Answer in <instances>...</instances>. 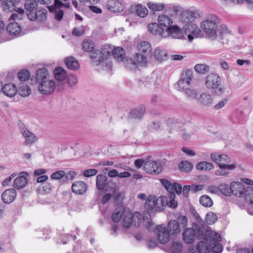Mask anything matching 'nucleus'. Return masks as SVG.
<instances>
[{
    "instance_id": "obj_1",
    "label": "nucleus",
    "mask_w": 253,
    "mask_h": 253,
    "mask_svg": "<svg viewBox=\"0 0 253 253\" xmlns=\"http://www.w3.org/2000/svg\"><path fill=\"white\" fill-rule=\"evenodd\" d=\"M220 22V18L214 14H208L205 19L201 23V28L205 32L206 37L211 40H215L217 38L218 33L221 40L225 39V43H227V37L229 34L226 26L222 25L220 27L218 25Z\"/></svg>"
},
{
    "instance_id": "obj_2",
    "label": "nucleus",
    "mask_w": 253,
    "mask_h": 253,
    "mask_svg": "<svg viewBox=\"0 0 253 253\" xmlns=\"http://www.w3.org/2000/svg\"><path fill=\"white\" fill-rule=\"evenodd\" d=\"M203 240L199 242L196 247H192L188 253H221L222 247L219 243L221 240L220 234L211 230L206 229Z\"/></svg>"
},
{
    "instance_id": "obj_3",
    "label": "nucleus",
    "mask_w": 253,
    "mask_h": 253,
    "mask_svg": "<svg viewBox=\"0 0 253 253\" xmlns=\"http://www.w3.org/2000/svg\"><path fill=\"white\" fill-rule=\"evenodd\" d=\"M158 22L163 29L168 37L171 39H182L184 33L182 29L176 25H173L171 17L166 14H161L158 17Z\"/></svg>"
},
{
    "instance_id": "obj_4",
    "label": "nucleus",
    "mask_w": 253,
    "mask_h": 253,
    "mask_svg": "<svg viewBox=\"0 0 253 253\" xmlns=\"http://www.w3.org/2000/svg\"><path fill=\"white\" fill-rule=\"evenodd\" d=\"M36 79L39 83L38 90L44 95L52 93L55 88V82L49 78L48 71L43 68L39 69L36 72Z\"/></svg>"
},
{
    "instance_id": "obj_5",
    "label": "nucleus",
    "mask_w": 253,
    "mask_h": 253,
    "mask_svg": "<svg viewBox=\"0 0 253 253\" xmlns=\"http://www.w3.org/2000/svg\"><path fill=\"white\" fill-rule=\"evenodd\" d=\"M221 79L216 73H210L205 79V85L210 89H216L215 92L218 95L221 94L224 88L220 85Z\"/></svg>"
},
{
    "instance_id": "obj_6",
    "label": "nucleus",
    "mask_w": 253,
    "mask_h": 253,
    "mask_svg": "<svg viewBox=\"0 0 253 253\" xmlns=\"http://www.w3.org/2000/svg\"><path fill=\"white\" fill-rule=\"evenodd\" d=\"M196 231L192 228H186L182 233V239L187 244H193L197 239H200L204 236V231L200 227H196Z\"/></svg>"
},
{
    "instance_id": "obj_7",
    "label": "nucleus",
    "mask_w": 253,
    "mask_h": 253,
    "mask_svg": "<svg viewBox=\"0 0 253 253\" xmlns=\"http://www.w3.org/2000/svg\"><path fill=\"white\" fill-rule=\"evenodd\" d=\"M91 62L93 66H98L101 65L103 67H105L107 70H109L112 67V62L111 60L104 57V55L100 50H95L91 53L90 55Z\"/></svg>"
},
{
    "instance_id": "obj_8",
    "label": "nucleus",
    "mask_w": 253,
    "mask_h": 253,
    "mask_svg": "<svg viewBox=\"0 0 253 253\" xmlns=\"http://www.w3.org/2000/svg\"><path fill=\"white\" fill-rule=\"evenodd\" d=\"M163 164V162L161 160H148L145 162L143 168L147 173L157 174L162 172Z\"/></svg>"
},
{
    "instance_id": "obj_9",
    "label": "nucleus",
    "mask_w": 253,
    "mask_h": 253,
    "mask_svg": "<svg viewBox=\"0 0 253 253\" xmlns=\"http://www.w3.org/2000/svg\"><path fill=\"white\" fill-rule=\"evenodd\" d=\"M193 79L192 71L190 70L184 71L180 80L177 82L178 89L184 90L188 88Z\"/></svg>"
},
{
    "instance_id": "obj_10",
    "label": "nucleus",
    "mask_w": 253,
    "mask_h": 253,
    "mask_svg": "<svg viewBox=\"0 0 253 253\" xmlns=\"http://www.w3.org/2000/svg\"><path fill=\"white\" fill-rule=\"evenodd\" d=\"M142 54L139 52V53H136L134 56L133 60L131 59L127 60L126 64L127 68L132 69L136 68L137 65L141 66H146L147 63V56L148 55H142Z\"/></svg>"
},
{
    "instance_id": "obj_11",
    "label": "nucleus",
    "mask_w": 253,
    "mask_h": 253,
    "mask_svg": "<svg viewBox=\"0 0 253 253\" xmlns=\"http://www.w3.org/2000/svg\"><path fill=\"white\" fill-rule=\"evenodd\" d=\"M156 231L158 240L161 244H166L169 241L170 233L165 225L157 226Z\"/></svg>"
},
{
    "instance_id": "obj_12",
    "label": "nucleus",
    "mask_w": 253,
    "mask_h": 253,
    "mask_svg": "<svg viewBox=\"0 0 253 253\" xmlns=\"http://www.w3.org/2000/svg\"><path fill=\"white\" fill-rule=\"evenodd\" d=\"M210 157L215 163L218 164V166H220V165H224L225 167L230 166L229 163L230 162V159L226 154L213 152L211 154Z\"/></svg>"
},
{
    "instance_id": "obj_13",
    "label": "nucleus",
    "mask_w": 253,
    "mask_h": 253,
    "mask_svg": "<svg viewBox=\"0 0 253 253\" xmlns=\"http://www.w3.org/2000/svg\"><path fill=\"white\" fill-rule=\"evenodd\" d=\"M201 15L199 10L183 13L181 15V20L185 24V25H189L196 19L200 18Z\"/></svg>"
},
{
    "instance_id": "obj_14",
    "label": "nucleus",
    "mask_w": 253,
    "mask_h": 253,
    "mask_svg": "<svg viewBox=\"0 0 253 253\" xmlns=\"http://www.w3.org/2000/svg\"><path fill=\"white\" fill-rule=\"evenodd\" d=\"M147 28L149 32L153 35L165 39L169 38L168 35H166V33L164 32L163 29L158 23H151L148 25Z\"/></svg>"
},
{
    "instance_id": "obj_15",
    "label": "nucleus",
    "mask_w": 253,
    "mask_h": 253,
    "mask_svg": "<svg viewBox=\"0 0 253 253\" xmlns=\"http://www.w3.org/2000/svg\"><path fill=\"white\" fill-rule=\"evenodd\" d=\"M2 201L6 204H9L13 202L17 196L16 190L13 188L5 190L1 194Z\"/></svg>"
},
{
    "instance_id": "obj_16",
    "label": "nucleus",
    "mask_w": 253,
    "mask_h": 253,
    "mask_svg": "<svg viewBox=\"0 0 253 253\" xmlns=\"http://www.w3.org/2000/svg\"><path fill=\"white\" fill-rule=\"evenodd\" d=\"M197 101L201 106L206 107H210L213 104V98L208 92L201 93L198 98Z\"/></svg>"
},
{
    "instance_id": "obj_17",
    "label": "nucleus",
    "mask_w": 253,
    "mask_h": 253,
    "mask_svg": "<svg viewBox=\"0 0 253 253\" xmlns=\"http://www.w3.org/2000/svg\"><path fill=\"white\" fill-rule=\"evenodd\" d=\"M232 193L239 197H243L245 193L247 186L240 182H232L231 183Z\"/></svg>"
},
{
    "instance_id": "obj_18",
    "label": "nucleus",
    "mask_w": 253,
    "mask_h": 253,
    "mask_svg": "<svg viewBox=\"0 0 253 253\" xmlns=\"http://www.w3.org/2000/svg\"><path fill=\"white\" fill-rule=\"evenodd\" d=\"M243 197L250 203V207L248 208V212L251 215H253V187L247 186Z\"/></svg>"
},
{
    "instance_id": "obj_19",
    "label": "nucleus",
    "mask_w": 253,
    "mask_h": 253,
    "mask_svg": "<svg viewBox=\"0 0 253 253\" xmlns=\"http://www.w3.org/2000/svg\"><path fill=\"white\" fill-rule=\"evenodd\" d=\"M237 166L236 163L230 164V166L225 167L224 165L218 166L219 169L214 171V174L216 176H226L228 175L230 171L234 170Z\"/></svg>"
},
{
    "instance_id": "obj_20",
    "label": "nucleus",
    "mask_w": 253,
    "mask_h": 253,
    "mask_svg": "<svg viewBox=\"0 0 253 253\" xmlns=\"http://www.w3.org/2000/svg\"><path fill=\"white\" fill-rule=\"evenodd\" d=\"M107 8L111 11L119 12L124 9V5L119 0H109L106 4Z\"/></svg>"
},
{
    "instance_id": "obj_21",
    "label": "nucleus",
    "mask_w": 253,
    "mask_h": 253,
    "mask_svg": "<svg viewBox=\"0 0 253 253\" xmlns=\"http://www.w3.org/2000/svg\"><path fill=\"white\" fill-rule=\"evenodd\" d=\"M86 184L82 181L74 182L72 185V192L76 194L83 195L87 190Z\"/></svg>"
},
{
    "instance_id": "obj_22",
    "label": "nucleus",
    "mask_w": 253,
    "mask_h": 253,
    "mask_svg": "<svg viewBox=\"0 0 253 253\" xmlns=\"http://www.w3.org/2000/svg\"><path fill=\"white\" fill-rule=\"evenodd\" d=\"M27 173L22 172L20 175L15 178L13 181V186L15 188L20 189L24 188L27 183L26 175Z\"/></svg>"
},
{
    "instance_id": "obj_23",
    "label": "nucleus",
    "mask_w": 253,
    "mask_h": 253,
    "mask_svg": "<svg viewBox=\"0 0 253 253\" xmlns=\"http://www.w3.org/2000/svg\"><path fill=\"white\" fill-rule=\"evenodd\" d=\"M21 133L25 138V140L24 144L28 145L34 143L37 140L35 135L32 132L29 131L26 128H23L21 129Z\"/></svg>"
},
{
    "instance_id": "obj_24",
    "label": "nucleus",
    "mask_w": 253,
    "mask_h": 253,
    "mask_svg": "<svg viewBox=\"0 0 253 253\" xmlns=\"http://www.w3.org/2000/svg\"><path fill=\"white\" fill-rule=\"evenodd\" d=\"M138 51L146 55H149L152 50L151 45L146 41L140 42L137 46Z\"/></svg>"
},
{
    "instance_id": "obj_25",
    "label": "nucleus",
    "mask_w": 253,
    "mask_h": 253,
    "mask_svg": "<svg viewBox=\"0 0 253 253\" xmlns=\"http://www.w3.org/2000/svg\"><path fill=\"white\" fill-rule=\"evenodd\" d=\"M168 229L169 233L172 236L180 233L181 231L179 224L175 220H171L169 222Z\"/></svg>"
},
{
    "instance_id": "obj_26",
    "label": "nucleus",
    "mask_w": 253,
    "mask_h": 253,
    "mask_svg": "<svg viewBox=\"0 0 253 253\" xmlns=\"http://www.w3.org/2000/svg\"><path fill=\"white\" fill-rule=\"evenodd\" d=\"M2 91L5 95L11 97L16 94L17 89L13 84H7L2 87Z\"/></svg>"
},
{
    "instance_id": "obj_27",
    "label": "nucleus",
    "mask_w": 253,
    "mask_h": 253,
    "mask_svg": "<svg viewBox=\"0 0 253 253\" xmlns=\"http://www.w3.org/2000/svg\"><path fill=\"white\" fill-rule=\"evenodd\" d=\"M7 32L11 35H17L21 34V28L19 24L15 22H11L6 27Z\"/></svg>"
},
{
    "instance_id": "obj_28",
    "label": "nucleus",
    "mask_w": 253,
    "mask_h": 253,
    "mask_svg": "<svg viewBox=\"0 0 253 253\" xmlns=\"http://www.w3.org/2000/svg\"><path fill=\"white\" fill-rule=\"evenodd\" d=\"M65 63L69 69L72 70H76L80 67L78 61L72 56L66 58L65 59Z\"/></svg>"
},
{
    "instance_id": "obj_29",
    "label": "nucleus",
    "mask_w": 253,
    "mask_h": 253,
    "mask_svg": "<svg viewBox=\"0 0 253 253\" xmlns=\"http://www.w3.org/2000/svg\"><path fill=\"white\" fill-rule=\"evenodd\" d=\"M132 10L135 12L139 17L144 18L148 14V10L146 6L142 4H138L132 7Z\"/></svg>"
},
{
    "instance_id": "obj_30",
    "label": "nucleus",
    "mask_w": 253,
    "mask_h": 253,
    "mask_svg": "<svg viewBox=\"0 0 253 253\" xmlns=\"http://www.w3.org/2000/svg\"><path fill=\"white\" fill-rule=\"evenodd\" d=\"M17 91L19 94L23 97L29 96L31 93V89L30 87L24 83H21L19 84L18 90Z\"/></svg>"
},
{
    "instance_id": "obj_31",
    "label": "nucleus",
    "mask_w": 253,
    "mask_h": 253,
    "mask_svg": "<svg viewBox=\"0 0 253 253\" xmlns=\"http://www.w3.org/2000/svg\"><path fill=\"white\" fill-rule=\"evenodd\" d=\"M153 55L156 59L159 61H163L167 59V52L160 47L154 49Z\"/></svg>"
},
{
    "instance_id": "obj_32",
    "label": "nucleus",
    "mask_w": 253,
    "mask_h": 253,
    "mask_svg": "<svg viewBox=\"0 0 253 253\" xmlns=\"http://www.w3.org/2000/svg\"><path fill=\"white\" fill-rule=\"evenodd\" d=\"M155 203V197L149 196L146 199L144 204L145 209L148 211H156V207Z\"/></svg>"
},
{
    "instance_id": "obj_33",
    "label": "nucleus",
    "mask_w": 253,
    "mask_h": 253,
    "mask_svg": "<svg viewBox=\"0 0 253 253\" xmlns=\"http://www.w3.org/2000/svg\"><path fill=\"white\" fill-rule=\"evenodd\" d=\"M54 74L55 79L59 81H63L67 77L66 71L61 67H56L54 70Z\"/></svg>"
},
{
    "instance_id": "obj_34",
    "label": "nucleus",
    "mask_w": 253,
    "mask_h": 253,
    "mask_svg": "<svg viewBox=\"0 0 253 253\" xmlns=\"http://www.w3.org/2000/svg\"><path fill=\"white\" fill-rule=\"evenodd\" d=\"M145 112V108L144 106H139L131 110L130 112V117L132 118H141Z\"/></svg>"
},
{
    "instance_id": "obj_35",
    "label": "nucleus",
    "mask_w": 253,
    "mask_h": 253,
    "mask_svg": "<svg viewBox=\"0 0 253 253\" xmlns=\"http://www.w3.org/2000/svg\"><path fill=\"white\" fill-rule=\"evenodd\" d=\"M122 224L123 227L126 228H128L133 225L131 212L128 211H125L122 219Z\"/></svg>"
},
{
    "instance_id": "obj_36",
    "label": "nucleus",
    "mask_w": 253,
    "mask_h": 253,
    "mask_svg": "<svg viewBox=\"0 0 253 253\" xmlns=\"http://www.w3.org/2000/svg\"><path fill=\"white\" fill-rule=\"evenodd\" d=\"M112 55L118 61H122L125 58V51L120 47H115Z\"/></svg>"
},
{
    "instance_id": "obj_37",
    "label": "nucleus",
    "mask_w": 253,
    "mask_h": 253,
    "mask_svg": "<svg viewBox=\"0 0 253 253\" xmlns=\"http://www.w3.org/2000/svg\"><path fill=\"white\" fill-rule=\"evenodd\" d=\"M107 177L104 175L99 174L96 177V186L100 190H103L106 186Z\"/></svg>"
},
{
    "instance_id": "obj_38",
    "label": "nucleus",
    "mask_w": 253,
    "mask_h": 253,
    "mask_svg": "<svg viewBox=\"0 0 253 253\" xmlns=\"http://www.w3.org/2000/svg\"><path fill=\"white\" fill-rule=\"evenodd\" d=\"M18 3H14L12 0H5L2 2V7L4 10L9 11H12L16 10L18 6Z\"/></svg>"
},
{
    "instance_id": "obj_39",
    "label": "nucleus",
    "mask_w": 253,
    "mask_h": 253,
    "mask_svg": "<svg viewBox=\"0 0 253 253\" xmlns=\"http://www.w3.org/2000/svg\"><path fill=\"white\" fill-rule=\"evenodd\" d=\"M196 168L199 170H211L213 169V165L210 162L202 161L196 165Z\"/></svg>"
},
{
    "instance_id": "obj_40",
    "label": "nucleus",
    "mask_w": 253,
    "mask_h": 253,
    "mask_svg": "<svg viewBox=\"0 0 253 253\" xmlns=\"http://www.w3.org/2000/svg\"><path fill=\"white\" fill-rule=\"evenodd\" d=\"M115 47L111 44H105L103 45L101 48L100 51L102 53V54L104 55V57L107 58L109 60H110V56L113 52Z\"/></svg>"
},
{
    "instance_id": "obj_41",
    "label": "nucleus",
    "mask_w": 253,
    "mask_h": 253,
    "mask_svg": "<svg viewBox=\"0 0 253 253\" xmlns=\"http://www.w3.org/2000/svg\"><path fill=\"white\" fill-rule=\"evenodd\" d=\"M83 49L85 52H93L94 48V43L91 41L89 40H84L82 44Z\"/></svg>"
},
{
    "instance_id": "obj_42",
    "label": "nucleus",
    "mask_w": 253,
    "mask_h": 253,
    "mask_svg": "<svg viewBox=\"0 0 253 253\" xmlns=\"http://www.w3.org/2000/svg\"><path fill=\"white\" fill-rule=\"evenodd\" d=\"M200 203L204 207H211L213 205V201L211 198L206 195L201 196L199 200Z\"/></svg>"
},
{
    "instance_id": "obj_43",
    "label": "nucleus",
    "mask_w": 253,
    "mask_h": 253,
    "mask_svg": "<svg viewBox=\"0 0 253 253\" xmlns=\"http://www.w3.org/2000/svg\"><path fill=\"white\" fill-rule=\"evenodd\" d=\"M193 167L192 163L188 161H181L178 165L179 169L184 172H189L193 169Z\"/></svg>"
},
{
    "instance_id": "obj_44",
    "label": "nucleus",
    "mask_w": 253,
    "mask_h": 253,
    "mask_svg": "<svg viewBox=\"0 0 253 253\" xmlns=\"http://www.w3.org/2000/svg\"><path fill=\"white\" fill-rule=\"evenodd\" d=\"M125 211L121 208L116 209L112 214V221L114 222H118L122 218H123Z\"/></svg>"
},
{
    "instance_id": "obj_45",
    "label": "nucleus",
    "mask_w": 253,
    "mask_h": 253,
    "mask_svg": "<svg viewBox=\"0 0 253 253\" xmlns=\"http://www.w3.org/2000/svg\"><path fill=\"white\" fill-rule=\"evenodd\" d=\"M157 76L155 74H152L151 76L147 77L144 80H142L145 86H148L150 85L153 84L154 86L157 85Z\"/></svg>"
},
{
    "instance_id": "obj_46",
    "label": "nucleus",
    "mask_w": 253,
    "mask_h": 253,
    "mask_svg": "<svg viewBox=\"0 0 253 253\" xmlns=\"http://www.w3.org/2000/svg\"><path fill=\"white\" fill-rule=\"evenodd\" d=\"M147 6L149 9L153 11H161L165 7V5L163 3H156L154 2H149Z\"/></svg>"
},
{
    "instance_id": "obj_47",
    "label": "nucleus",
    "mask_w": 253,
    "mask_h": 253,
    "mask_svg": "<svg viewBox=\"0 0 253 253\" xmlns=\"http://www.w3.org/2000/svg\"><path fill=\"white\" fill-rule=\"evenodd\" d=\"M47 11L45 8H40L37 10L36 20L39 22H43L46 19Z\"/></svg>"
},
{
    "instance_id": "obj_48",
    "label": "nucleus",
    "mask_w": 253,
    "mask_h": 253,
    "mask_svg": "<svg viewBox=\"0 0 253 253\" xmlns=\"http://www.w3.org/2000/svg\"><path fill=\"white\" fill-rule=\"evenodd\" d=\"M17 13L12 14L10 17V20H21L24 17V10L20 7H17L16 10H14Z\"/></svg>"
},
{
    "instance_id": "obj_49",
    "label": "nucleus",
    "mask_w": 253,
    "mask_h": 253,
    "mask_svg": "<svg viewBox=\"0 0 253 253\" xmlns=\"http://www.w3.org/2000/svg\"><path fill=\"white\" fill-rule=\"evenodd\" d=\"M131 218L133 224L136 227L139 226L142 221V216L138 212H135L133 214L131 213Z\"/></svg>"
},
{
    "instance_id": "obj_50",
    "label": "nucleus",
    "mask_w": 253,
    "mask_h": 253,
    "mask_svg": "<svg viewBox=\"0 0 253 253\" xmlns=\"http://www.w3.org/2000/svg\"><path fill=\"white\" fill-rule=\"evenodd\" d=\"M217 220L216 214L212 212H209L207 213L205 217V221L208 224H213L216 222Z\"/></svg>"
},
{
    "instance_id": "obj_51",
    "label": "nucleus",
    "mask_w": 253,
    "mask_h": 253,
    "mask_svg": "<svg viewBox=\"0 0 253 253\" xmlns=\"http://www.w3.org/2000/svg\"><path fill=\"white\" fill-rule=\"evenodd\" d=\"M220 191L225 196H230L232 193L231 186L226 184H221L219 186Z\"/></svg>"
},
{
    "instance_id": "obj_52",
    "label": "nucleus",
    "mask_w": 253,
    "mask_h": 253,
    "mask_svg": "<svg viewBox=\"0 0 253 253\" xmlns=\"http://www.w3.org/2000/svg\"><path fill=\"white\" fill-rule=\"evenodd\" d=\"M195 70L200 74H206L209 71V67L206 64H197L194 67Z\"/></svg>"
},
{
    "instance_id": "obj_53",
    "label": "nucleus",
    "mask_w": 253,
    "mask_h": 253,
    "mask_svg": "<svg viewBox=\"0 0 253 253\" xmlns=\"http://www.w3.org/2000/svg\"><path fill=\"white\" fill-rule=\"evenodd\" d=\"M172 253H181L182 251V243L180 242H174L170 248Z\"/></svg>"
},
{
    "instance_id": "obj_54",
    "label": "nucleus",
    "mask_w": 253,
    "mask_h": 253,
    "mask_svg": "<svg viewBox=\"0 0 253 253\" xmlns=\"http://www.w3.org/2000/svg\"><path fill=\"white\" fill-rule=\"evenodd\" d=\"M184 90L188 98L192 99H196L197 98L198 92L196 89L187 88Z\"/></svg>"
},
{
    "instance_id": "obj_55",
    "label": "nucleus",
    "mask_w": 253,
    "mask_h": 253,
    "mask_svg": "<svg viewBox=\"0 0 253 253\" xmlns=\"http://www.w3.org/2000/svg\"><path fill=\"white\" fill-rule=\"evenodd\" d=\"M30 77V73L28 70H22L18 74V78L21 83L27 81Z\"/></svg>"
},
{
    "instance_id": "obj_56",
    "label": "nucleus",
    "mask_w": 253,
    "mask_h": 253,
    "mask_svg": "<svg viewBox=\"0 0 253 253\" xmlns=\"http://www.w3.org/2000/svg\"><path fill=\"white\" fill-rule=\"evenodd\" d=\"M69 0H55L54 2L55 6L56 8H60L61 7L69 8L70 3Z\"/></svg>"
},
{
    "instance_id": "obj_57",
    "label": "nucleus",
    "mask_w": 253,
    "mask_h": 253,
    "mask_svg": "<svg viewBox=\"0 0 253 253\" xmlns=\"http://www.w3.org/2000/svg\"><path fill=\"white\" fill-rule=\"evenodd\" d=\"M160 182L168 191H169V193L172 192L173 189L172 186L173 183L166 179H161Z\"/></svg>"
},
{
    "instance_id": "obj_58",
    "label": "nucleus",
    "mask_w": 253,
    "mask_h": 253,
    "mask_svg": "<svg viewBox=\"0 0 253 253\" xmlns=\"http://www.w3.org/2000/svg\"><path fill=\"white\" fill-rule=\"evenodd\" d=\"M38 6V3L36 1L27 0L25 4V7L26 10H37L36 8Z\"/></svg>"
},
{
    "instance_id": "obj_59",
    "label": "nucleus",
    "mask_w": 253,
    "mask_h": 253,
    "mask_svg": "<svg viewBox=\"0 0 253 253\" xmlns=\"http://www.w3.org/2000/svg\"><path fill=\"white\" fill-rule=\"evenodd\" d=\"M85 32V27L84 26L75 27L72 31V34L75 36H81Z\"/></svg>"
},
{
    "instance_id": "obj_60",
    "label": "nucleus",
    "mask_w": 253,
    "mask_h": 253,
    "mask_svg": "<svg viewBox=\"0 0 253 253\" xmlns=\"http://www.w3.org/2000/svg\"><path fill=\"white\" fill-rule=\"evenodd\" d=\"M65 175L64 170H58L53 173L50 177L52 179H60Z\"/></svg>"
},
{
    "instance_id": "obj_61",
    "label": "nucleus",
    "mask_w": 253,
    "mask_h": 253,
    "mask_svg": "<svg viewBox=\"0 0 253 253\" xmlns=\"http://www.w3.org/2000/svg\"><path fill=\"white\" fill-rule=\"evenodd\" d=\"M37 10H26L28 18L31 21L36 20V14Z\"/></svg>"
},
{
    "instance_id": "obj_62",
    "label": "nucleus",
    "mask_w": 253,
    "mask_h": 253,
    "mask_svg": "<svg viewBox=\"0 0 253 253\" xmlns=\"http://www.w3.org/2000/svg\"><path fill=\"white\" fill-rule=\"evenodd\" d=\"M67 82L69 86H73L78 83V79L75 76L70 75L67 78Z\"/></svg>"
},
{
    "instance_id": "obj_63",
    "label": "nucleus",
    "mask_w": 253,
    "mask_h": 253,
    "mask_svg": "<svg viewBox=\"0 0 253 253\" xmlns=\"http://www.w3.org/2000/svg\"><path fill=\"white\" fill-rule=\"evenodd\" d=\"M97 173V170L95 169L85 170L84 171V175L85 177H90L95 175Z\"/></svg>"
},
{
    "instance_id": "obj_64",
    "label": "nucleus",
    "mask_w": 253,
    "mask_h": 253,
    "mask_svg": "<svg viewBox=\"0 0 253 253\" xmlns=\"http://www.w3.org/2000/svg\"><path fill=\"white\" fill-rule=\"evenodd\" d=\"M172 192H175L177 194H180L182 191V186L177 183H173L172 184Z\"/></svg>"
}]
</instances>
